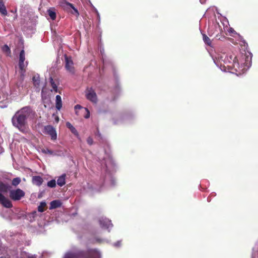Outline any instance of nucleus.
I'll list each match as a JSON object with an SVG mask.
<instances>
[{
  "label": "nucleus",
  "mask_w": 258,
  "mask_h": 258,
  "mask_svg": "<svg viewBox=\"0 0 258 258\" xmlns=\"http://www.w3.org/2000/svg\"><path fill=\"white\" fill-rule=\"evenodd\" d=\"M0 13L4 16L7 15L6 8L3 2H0Z\"/></svg>",
  "instance_id": "obj_21"
},
{
  "label": "nucleus",
  "mask_w": 258,
  "mask_h": 258,
  "mask_svg": "<svg viewBox=\"0 0 258 258\" xmlns=\"http://www.w3.org/2000/svg\"><path fill=\"white\" fill-rule=\"evenodd\" d=\"M202 35L204 42L208 46H211L212 41L209 38V37L207 36L205 34H203Z\"/></svg>",
  "instance_id": "obj_22"
},
{
  "label": "nucleus",
  "mask_w": 258,
  "mask_h": 258,
  "mask_svg": "<svg viewBox=\"0 0 258 258\" xmlns=\"http://www.w3.org/2000/svg\"><path fill=\"white\" fill-rule=\"evenodd\" d=\"M0 258H3V257H0Z\"/></svg>",
  "instance_id": "obj_39"
},
{
  "label": "nucleus",
  "mask_w": 258,
  "mask_h": 258,
  "mask_svg": "<svg viewBox=\"0 0 258 258\" xmlns=\"http://www.w3.org/2000/svg\"><path fill=\"white\" fill-rule=\"evenodd\" d=\"M61 203L58 200H54L50 204V209H53L61 206Z\"/></svg>",
  "instance_id": "obj_16"
},
{
  "label": "nucleus",
  "mask_w": 258,
  "mask_h": 258,
  "mask_svg": "<svg viewBox=\"0 0 258 258\" xmlns=\"http://www.w3.org/2000/svg\"><path fill=\"white\" fill-rule=\"evenodd\" d=\"M55 107L58 110H59L62 107L61 98V97L58 95H56V96Z\"/></svg>",
  "instance_id": "obj_19"
},
{
  "label": "nucleus",
  "mask_w": 258,
  "mask_h": 258,
  "mask_svg": "<svg viewBox=\"0 0 258 258\" xmlns=\"http://www.w3.org/2000/svg\"><path fill=\"white\" fill-rule=\"evenodd\" d=\"M66 126L68 128H69L71 132L75 135L77 138L79 137V135L77 131V130L71 124V123L69 122H67L66 123Z\"/></svg>",
  "instance_id": "obj_15"
},
{
  "label": "nucleus",
  "mask_w": 258,
  "mask_h": 258,
  "mask_svg": "<svg viewBox=\"0 0 258 258\" xmlns=\"http://www.w3.org/2000/svg\"><path fill=\"white\" fill-rule=\"evenodd\" d=\"M32 182L33 184L38 186H40L42 183L43 179L39 176H35L33 177Z\"/></svg>",
  "instance_id": "obj_14"
},
{
  "label": "nucleus",
  "mask_w": 258,
  "mask_h": 258,
  "mask_svg": "<svg viewBox=\"0 0 258 258\" xmlns=\"http://www.w3.org/2000/svg\"><path fill=\"white\" fill-rule=\"evenodd\" d=\"M120 245V242L118 241L114 243V245L115 246H119Z\"/></svg>",
  "instance_id": "obj_34"
},
{
  "label": "nucleus",
  "mask_w": 258,
  "mask_h": 258,
  "mask_svg": "<svg viewBox=\"0 0 258 258\" xmlns=\"http://www.w3.org/2000/svg\"><path fill=\"white\" fill-rule=\"evenodd\" d=\"M87 142L88 143V144L90 145H91L93 144V139L92 138H91V137H89L88 139H87Z\"/></svg>",
  "instance_id": "obj_32"
},
{
  "label": "nucleus",
  "mask_w": 258,
  "mask_h": 258,
  "mask_svg": "<svg viewBox=\"0 0 258 258\" xmlns=\"http://www.w3.org/2000/svg\"><path fill=\"white\" fill-rule=\"evenodd\" d=\"M32 80H33V84L35 86V87L38 88L39 87L40 83L39 76L37 75V76H34L32 78Z\"/></svg>",
  "instance_id": "obj_20"
},
{
  "label": "nucleus",
  "mask_w": 258,
  "mask_h": 258,
  "mask_svg": "<svg viewBox=\"0 0 258 258\" xmlns=\"http://www.w3.org/2000/svg\"><path fill=\"white\" fill-rule=\"evenodd\" d=\"M216 37L218 39H220V37H218V35H216Z\"/></svg>",
  "instance_id": "obj_38"
},
{
  "label": "nucleus",
  "mask_w": 258,
  "mask_h": 258,
  "mask_svg": "<svg viewBox=\"0 0 258 258\" xmlns=\"http://www.w3.org/2000/svg\"><path fill=\"white\" fill-rule=\"evenodd\" d=\"M96 136H97L98 137L101 136V134H100V133L98 131L97 133L96 134Z\"/></svg>",
  "instance_id": "obj_36"
},
{
  "label": "nucleus",
  "mask_w": 258,
  "mask_h": 258,
  "mask_svg": "<svg viewBox=\"0 0 258 258\" xmlns=\"http://www.w3.org/2000/svg\"><path fill=\"white\" fill-rule=\"evenodd\" d=\"M217 66L222 70L225 71L226 69L232 70L235 67H238L239 62L236 56L234 55H227L225 54L220 55L214 60Z\"/></svg>",
  "instance_id": "obj_1"
},
{
  "label": "nucleus",
  "mask_w": 258,
  "mask_h": 258,
  "mask_svg": "<svg viewBox=\"0 0 258 258\" xmlns=\"http://www.w3.org/2000/svg\"><path fill=\"white\" fill-rule=\"evenodd\" d=\"M99 222L100 226L102 228L107 229L109 231H110V229L113 226L111 221L105 217L100 218L99 220Z\"/></svg>",
  "instance_id": "obj_10"
},
{
  "label": "nucleus",
  "mask_w": 258,
  "mask_h": 258,
  "mask_svg": "<svg viewBox=\"0 0 258 258\" xmlns=\"http://www.w3.org/2000/svg\"><path fill=\"white\" fill-rule=\"evenodd\" d=\"M101 164L104 171L106 172H108L105 175L104 181L106 182L108 180H109L111 182V184L113 185L114 179L110 173L111 171L113 170L115 166L112 159L108 157L107 158L103 159Z\"/></svg>",
  "instance_id": "obj_3"
},
{
  "label": "nucleus",
  "mask_w": 258,
  "mask_h": 258,
  "mask_svg": "<svg viewBox=\"0 0 258 258\" xmlns=\"http://www.w3.org/2000/svg\"><path fill=\"white\" fill-rule=\"evenodd\" d=\"M46 206V203L44 202L40 203V205L38 207V211L40 212L44 211V207Z\"/></svg>",
  "instance_id": "obj_26"
},
{
  "label": "nucleus",
  "mask_w": 258,
  "mask_h": 258,
  "mask_svg": "<svg viewBox=\"0 0 258 258\" xmlns=\"http://www.w3.org/2000/svg\"><path fill=\"white\" fill-rule=\"evenodd\" d=\"M21 178L20 177H16L12 180V184L13 185L16 186L21 182Z\"/></svg>",
  "instance_id": "obj_24"
},
{
  "label": "nucleus",
  "mask_w": 258,
  "mask_h": 258,
  "mask_svg": "<svg viewBox=\"0 0 258 258\" xmlns=\"http://www.w3.org/2000/svg\"><path fill=\"white\" fill-rule=\"evenodd\" d=\"M25 60V51L22 49L20 53L19 66L21 71L25 70L24 61Z\"/></svg>",
  "instance_id": "obj_12"
},
{
  "label": "nucleus",
  "mask_w": 258,
  "mask_h": 258,
  "mask_svg": "<svg viewBox=\"0 0 258 258\" xmlns=\"http://www.w3.org/2000/svg\"><path fill=\"white\" fill-rule=\"evenodd\" d=\"M60 5L64 11L70 12L76 16H78L79 15L78 11L74 7L72 4H71L66 1H62L60 2Z\"/></svg>",
  "instance_id": "obj_5"
},
{
  "label": "nucleus",
  "mask_w": 258,
  "mask_h": 258,
  "mask_svg": "<svg viewBox=\"0 0 258 258\" xmlns=\"http://www.w3.org/2000/svg\"><path fill=\"white\" fill-rule=\"evenodd\" d=\"M3 51L8 54H10L11 53L10 48L7 45H5L2 48Z\"/></svg>",
  "instance_id": "obj_29"
},
{
  "label": "nucleus",
  "mask_w": 258,
  "mask_h": 258,
  "mask_svg": "<svg viewBox=\"0 0 258 258\" xmlns=\"http://www.w3.org/2000/svg\"><path fill=\"white\" fill-rule=\"evenodd\" d=\"M90 117V114H86L85 116V118H88Z\"/></svg>",
  "instance_id": "obj_35"
},
{
  "label": "nucleus",
  "mask_w": 258,
  "mask_h": 258,
  "mask_svg": "<svg viewBox=\"0 0 258 258\" xmlns=\"http://www.w3.org/2000/svg\"><path fill=\"white\" fill-rule=\"evenodd\" d=\"M99 251L96 249H90L87 252L73 249L67 252L63 258H100Z\"/></svg>",
  "instance_id": "obj_2"
},
{
  "label": "nucleus",
  "mask_w": 258,
  "mask_h": 258,
  "mask_svg": "<svg viewBox=\"0 0 258 258\" xmlns=\"http://www.w3.org/2000/svg\"><path fill=\"white\" fill-rule=\"evenodd\" d=\"M75 109L76 110V113H77V110L78 109H83L85 112H86V113H90V111L89 110H88V108H83L80 105H76L75 106Z\"/></svg>",
  "instance_id": "obj_27"
},
{
  "label": "nucleus",
  "mask_w": 258,
  "mask_h": 258,
  "mask_svg": "<svg viewBox=\"0 0 258 258\" xmlns=\"http://www.w3.org/2000/svg\"><path fill=\"white\" fill-rule=\"evenodd\" d=\"M65 68L70 74L74 75L75 73V69L74 66V62L71 56L64 55Z\"/></svg>",
  "instance_id": "obj_7"
},
{
  "label": "nucleus",
  "mask_w": 258,
  "mask_h": 258,
  "mask_svg": "<svg viewBox=\"0 0 258 258\" xmlns=\"http://www.w3.org/2000/svg\"><path fill=\"white\" fill-rule=\"evenodd\" d=\"M66 174H63L58 177L57 180V184L59 186H62L66 184Z\"/></svg>",
  "instance_id": "obj_13"
},
{
  "label": "nucleus",
  "mask_w": 258,
  "mask_h": 258,
  "mask_svg": "<svg viewBox=\"0 0 258 258\" xmlns=\"http://www.w3.org/2000/svg\"><path fill=\"white\" fill-rule=\"evenodd\" d=\"M0 204L7 208L12 207L11 202L1 193H0Z\"/></svg>",
  "instance_id": "obj_11"
},
{
  "label": "nucleus",
  "mask_w": 258,
  "mask_h": 258,
  "mask_svg": "<svg viewBox=\"0 0 258 258\" xmlns=\"http://www.w3.org/2000/svg\"><path fill=\"white\" fill-rule=\"evenodd\" d=\"M25 120L24 114H15L12 118V122L14 126L20 128L25 124Z\"/></svg>",
  "instance_id": "obj_4"
},
{
  "label": "nucleus",
  "mask_w": 258,
  "mask_h": 258,
  "mask_svg": "<svg viewBox=\"0 0 258 258\" xmlns=\"http://www.w3.org/2000/svg\"><path fill=\"white\" fill-rule=\"evenodd\" d=\"M25 192L20 189H12L10 190V198L13 201H19L25 196Z\"/></svg>",
  "instance_id": "obj_6"
},
{
  "label": "nucleus",
  "mask_w": 258,
  "mask_h": 258,
  "mask_svg": "<svg viewBox=\"0 0 258 258\" xmlns=\"http://www.w3.org/2000/svg\"><path fill=\"white\" fill-rule=\"evenodd\" d=\"M248 59L249 57L248 56L245 57V62H244V65L247 67H249L251 65L250 61H249Z\"/></svg>",
  "instance_id": "obj_30"
},
{
  "label": "nucleus",
  "mask_w": 258,
  "mask_h": 258,
  "mask_svg": "<svg viewBox=\"0 0 258 258\" xmlns=\"http://www.w3.org/2000/svg\"><path fill=\"white\" fill-rule=\"evenodd\" d=\"M47 186L51 188H53L56 186V181L55 179H52L49 181L47 184Z\"/></svg>",
  "instance_id": "obj_25"
},
{
  "label": "nucleus",
  "mask_w": 258,
  "mask_h": 258,
  "mask_svg": "<svg viewBox=\"0 0 258 258\" xmlns=\"http://www.w3.org/2000/svg\"><path fill=\"white\" fill-rule=\"evenodd\" d=\"M86 97L90 101L96 103L97 97L95 91L92 88H88L86 91Z\"/></svg>",
  "instance_id": "obj_9"
},
{
  "label": "nucleus",
  "mask_w": 258,
  "mask_h": 258,
  "mask_svg": "<svg viewBox=\"0 0 258 258\" xmlns=\"http://www.w3.org/2000/svg\"><path fill=\"white\" fill-rule=\"evenodd\" d=\"M213 33H211L210 30L209 31V35L211 36L212 35Z\"/></svg>",
  "instance_id": "obj_37"
},
{
  "label": "nucleus",
  "mask_w": 258,
  "mask_h": 258,
  "mask_svg": "<svg viewBox=\"0 0 258 258\" xmlns=\"http://www.w3.org/2000/svg\"><path fill=\"white\" fill-rule=\"evenodd\" d=\"M52 117L54 119L55 122L57 123L59 121V117L56 115V114H52Z\"/></svg>",
  "instance_id": "obj_31"
},
{
  "label": "nucleus",
  "mask_w": 258,
  "mask_h": 258,
  "mask_svg": "<svg viewBox=\"0 0 258 258\" xmlns=\"http://www.w3.org/2000/svg\"><path fill=\"white\" fill-rule=\"evenodd\" d=\"M32 109L29 106H26L22 108L20 110L18 111L16 113H31Z\"/></svg>",
  "instance_id": "obj_23"
},
{
  "label": "nucleus",
  "mask_w": 258,
  "mask_h": 258,
  "mask_svg": "<svg viewBox=\"0 0 258 258\" xmlns=\"http://www.w3.org/2000/svg\"><path fill=\"white\" fill-rule=\"evenodd\" d=\"M42 153L54 155V152L48 149H43L41 150Z\"/></svg>",
  "instance_id": "obj_28"
},
{
  "label": "nucleus",
  "mask_w": 258,
  "mask_h": 258,
  "mask_svg": "<svg viewBox=\"0 0 258 258\" xmlns=\"http://www.w3.org/2000/svg\"><path fill=\"white\" fill-rule=\"evenodd\" d=\"M54 10L53 8H50L47 10V13L52 20H54L56 17V12Z\"/></svg>",
  "instance_id": "obj_18"
},
{
  "label": "nucleus",
  "mask_w": 258,
  "mask_h": 258,
  "mask_svg": "<svg viewBox=\"0 0 258 258\" xmlns=\"http://www.w3.org/2000/svg\"><path fill=\"white\" fill-rule=\"evenodd\" d=\"M50 80V83L51 85V86L52 87L53 90L55 91V92H57V81L56 80H54L53 78L50 77L49 78Z\"/></svg>",
  "instance_id": "obj_17"
},
{
  "label": "nucleus",
  "mask_w": 258,
  "mask_h": 258,
  "mask_svg": "<svg viewBox=\"0 0 258 258\" xmlns=\"http://www.w3.org/2000/svg\"><path fill=\"white\" fill-rule=\"evenodd\" d=\"M54 155L61 156L63 155V153L61 151H58L57 153H54Z\"/></svg>",
  "instance_id": "obj_33"
},
{
  "label": "nucleus",
  "mask_w": 258,
  "mask_h": 258,
  "mask_svg": "<svg viewBox=\"0 0 258 258\" xmlns=\"http://www.w3.org/2000/svg\"><path fill=\"white\" fill-rule=\"evenodd\" d=\"M44 133L51 137V139L53 141L57 139V133L55 129L51 125H48L44 126Z\"/></svg>",
  "instance_id": "obj_8"
}]
</instances>
